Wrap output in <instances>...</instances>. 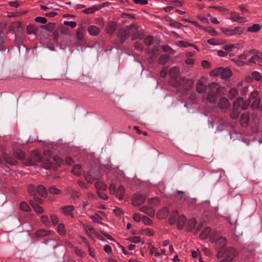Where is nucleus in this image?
I'll list each match as a JSON object with an SVG mask.
<instances>
[{"label":"nucleus","instance_id":"42","mask_svg":"<svg viewBox=\"0 0 262 262\" xmlns=\"http://www.w3.org/2000/svg\"><path fill=\"white\" fill-rule=\"evenodd\" d=\"M260 29V27L258 24H254L252 26L249 27L247 30L250 32H256Z\"/></svg>","mask_w":262,"mask_h":262},{"label":"nucleus","instance_id":"43","mask_svg":"<svg viewBox=\"0 0 262 262\" xmlns=\"http://www.w3.org/2000/svg\"><path fill=\"white\" fill-rule=\"evenodd\" d=\"M48 191L50 193L55 195H57L61 193V191L55 186L50 187L48 189Z\"/></svg>","mask_w":262,"mask_h":262},{"label":"nucleus","instance_id":"3","mask_svg":"<svg viewBox=\"0 0 262 262\" xmlns=\"http://www.w3.org/2000/svg\"><path fill=\"white\" fill-rule=\"evenodd\" d=\"M236 254V251L234 248L229 247L224 250H220L217 253V258L219 259L224 257L220 262H232Z\"/></svg>","mask_w":262,"mask_h":262},{"label":"nucleus","instance_id":"1","mask_svg":"<svg viewBox=\"0 0 262 262\" xmlns=\"http://www.w3.org/2000/svg\"><path fill=\"white\" fill-rule=\"evenodd\" d=\"M13 155L15 158L22 160L23 163L26 166H33L37 162L43 163L44 162V158L37 151H33L27 159L25 158L24 152L19 149H15Z\"/></svg>","mask_w":262,"mask_h":262},{"label":"nucleus","instance_id":"50","mask_svg":"<svg viewBox=\"0 0 262 262\" xmlns=\"http://www.w3.org/2000/svg\"><path fill=\"white\" fill-rule=\"evenodd\" d=\"M153 37L152 36L149 35L145 38L144 41V43L147 46H150L153 42Z\"/></svg>","mask_w":262,"mask_h":262},{"label":"nucleus","instance_id":"28","mask_svg":"<svg viewBox=\"0 0 262 262\" xmlns=\"http://www.w3.org/2000/svg\"><path fill=\"white\" fill-rule=\"evenodd\" d=\"M51 233V231L46 229H41L37 231L35 233V235L37 237H44L49 235Z\"/></svg>","mask_w":262,"mask_h":262},{"label":"nucleus","instance_id":"23","mask_svg":"<svg viewBox=\"0 0 262 262\" xmlns=\"http://www.w3.org/2000/svg\"><path fill=\"white\" fill-rule=\"evenodd\" d=\"M249 120V115L248 113H245L242 114L240 122L242 126H246L248 124Z\"/></svg>","mask_w":262,"mask_h":262},{"label":"nucleus","instance_id":"22","mask_svg":"<svg viewBox=\"0 0 262 262\" xmlns=\"http://www.w3.org/2000/svg\"><path fill=\"white\" fill-rule=\"evenodd\" d=\"M179 216L178 212L177 210H173L170 215L169 222L170 224H174Z\"/></svg>","mask_w":262,"mask_h":262},{"label":"nucleus","instance_id":"33","mask_svg":"<svg viewBox=\"0 0 262 262\" xmlns=\"http://www.w3.org/2000/svg\"><path fill=\"white\" fill-rule=\"evenodd\" d=\"M27 32L28 34H35L37 32V29L33 25H29L26 28Z\"/></svg>","mask_w":262,"mask_h":262},{"label":"nucleus","instance_id":"54","mask_svg":"<svg viewBox=\"0 0 262 262\" xmlns=\"http://www.w3.org/2000/svg\"><path fill=\"white\" fill-rule=\"evenodd\" d=\"M97 10L95 7H92L83 10V12L85 14H91L95 12Z\"/></svg>","mask_w":262,"mask_h":262},{"label":"nucleus","instance_id":"8","mask_svg":"<svg viewBox=\"0 0 262 262\" xmlns=\"http://www.w3.org/2000/svg\"><path fill=\"white\" fill-rule=\"evenodd\" d=\"M242 101V97H238L236 100H235L233 102V108L232 110V112L230 114V117L232 119H236L238 118L239 115L240 114L239 112V102Z\"/></svg>","mask_w":262,"mask_h":262},{"label":"nucleus","instance_id":"45","mask_svg":"<svg viewBox=\"0 0 262 262\" xmlns=\"http://www.w3.org/2000/svg\"><path fill=\"white\" fill-rule=\"evenodd\" d=\"M72 172L75 175H80L81 173V166L79 164L75 165L73 167Z\"/></svg>","mask_w":262,"mask_h":262},{"label":"nucleus","instance_id":"61","mask_svg":"<svg viewBox=\"0 0 262 262\" xmlns=\"http://www.w3.org/2000/svg\"><path fill=\"white\" fill-rule=\"evenodd\" d=\"M169 26L171 27L180 29L182 26V25L181 23L177 21H172L169 24Z\"/></svg>","mask_w":262,"mask_h":262},{"label":"nucleus","instance_id":"32","mask_svg":"<svg viewBox=\"0 0 262 262\" xmlns=\"http://www.w3.org/2000/svg\"><path fill=\"white\" fill-rule=\"evenodd\" d=\"M137 27H136V29L135 30H133V32H130L132 33V40H135L136 39H142L143 37V34L142 33L137 31Z\"/></svg>","mask_w":262,"mask_h":262},{"label":"nucleus","instance_id":"27","mask_svg":"<svg viewBox=\"0 0 262 262\" xmlns=\"http://www.w3.org/2000/svg\"><path fill=\"white\" fill-rule=\"evenodd\" d=\"M125 192V189L122 186L120 185L117 189L116 191V196L118 198L119 200H121Z\"/></svg>","mask_w":262,"mask_h":262},{"label":"nucleus","instance_id":"34","mask_svg":"<svg viewBox=\"0 0 262 262\" xmlns=\"http://www.w3.org/2000/svg\"><path fill=\"white\" fill-rule=\"evenodd\" d=\"M95 186L96 188L98 190L104 191L107 189L106 185L100 181H97Z\"/></svg>","mask_w":262,"mask_h":262},{"label":"nucleus","instance_id":"2","mask_svg":"<svg viewBox=\"0 0 262 262\" xmlns=\"http://www.w3.org/2000/svg\"><path fill=\"white\" fill-rule=\"evenodd\" d=\"M171 78L176 80L180 83V85L184 87L185 89L189 90L192 86L193 82L191 80L185 79L180 76V70L178 68L173 67L171 68L169 72Z\"/></svg>","mask_w":262,"mask_h":262},{"label":"nucleus","instance_id":"17","mask_svg":"<svg viewBox=\"0 0 262 262\" xmlns=\"http://www.w3.org/2000/svg\"><path fill=\"white\" fill-rule=\"evenodd\" d=\"M88 31L91 35L97 36L100 32V29L97 26L92 25L88 27Z\"/></svg>","mask_w":262,"mask_h":262},{"label":"nucleus","instance_id":"4","mask_svg":"<svg viewBox=\"0 0 262 262\" xmlns=\"http://www.w3.org/2000/svg\"><path fill=\"white\" fill-rule=\"evenodd\" d=\"M208 88L210 91L207 96V100L211 103L216 102L217 100V93L219 92V85L214 82L208 84Z\"/></svg>","mask_w":262,"mask_h":262},{"label":"nucleus","instance_id":"64","mask_svg":"<svg viewBox=\"0 0 262 262\" xmlns=\"http://www.w3.org/2000/svg\"><path fill=\"white\" fill-rule=\"evenodd\" d=\"M134 48L136 50L139 51H142L143 50V46L141 43L139 42H136L134 45Z\"/></svg>","mask_w":262,"mask_h":262},{"label":"nucleus","instance_id":"57","mask_svg":"<svg viewBox=\"0 0 262 262\" xmlns=\"http://www.w3.org/2000/svg\"><path fill=\"white\" fill-rule=\"evenodd\" d=\"M98 219L100 220H102V217L97 213L95 214V215L91 216V219L94 222L102 224L101 222H100L98 221Z\"/></svg>","mask_w":262,"mask_h":262},{"label":"nucleus","instance_id":"37","mask_svg":"<svg viewBox=\"0 0 262 262\" xmlns=\"http://www.w3.org/2000/svg\"><path fill=\"white\" fill-rule=\"evenodd\" d=\"M242 101L239 102V107H241L242 110H245L247 109L249 104L250 101L249 100L245 101L244 99L242 97Z\"/></svg>","mask_w":262,"mask_h":262},{"label":"nucleus","instance_id":"25","mask_svg":"<svg viewBox=\"0 0 262 262\" xmlns=\"http://www.w3.org/2000/svg\"><path fill=\"white\" fill-rule=\"evenodd\" d=\"M196 224V221L195 219H192L189 220L187 224L186 229L189 232L191 231L194 228Z\"/></svg>","mask_w":262,"mask_h":262},{"label":"nucleus","instance_id":"9","mask_svg":"<svg viewBox=\"0 0 262 262\" xmlns=\"http://www.w3.org/2000/svg\"><path fill=\"white\" fill-rule=\"evenodd\" d=\"M146 196L141 194H134L131 199L132 203L134 206H139L145 202Z\"/></svg>","mask_w":262,"mask_h":262},{"label":"nucleus","instance_id":"39","mask_svg":"<svg viewBox=\"0 0 262 262\" xmlns=\"http://www.w3.org/2000/svg\"><path fill=\"white\" fill-rule=\"evenodd\" d=\"M178 45L180 46H182L184 48H187L188 47H193L195 49H197V47L193 43H189L185 41H179L178 42Z\"/></svg>","mask_w":262,"mask_h":262},{"label":"nucleus","instance_id":"29","mask_svg":"<svg viewBox=\"0 0 262 262\" xmlns=\"http://www.w3.org/2000/svg\"><path fill=\"white\" fill-rule=\"evenodd\" d=\"M147 202L149 206L154 208L155 207H156L159 205V200L158 198L154 197L152 198L148 199Z\"/></svg>","mask_w":262,"mask_h":262},{"label":"nucleus","instance_id":"16","mask_svg":"<svg viewBox=\"0 0 262 262\" xmlns=\"http://www.w3.org/2000/svg\"><path fill=\"white\" fill-rule=\"evenodd\" d=\"M61 209L64 214L72 216V212L74 210V207L72 205H68L62 207Z\"/></svg>","mask_w":262,"mask_h":262},{"label":"nucleus","instance_id":"21","mask_svg":"<svg viewBox=\"0 0 262 262\" xmlns=\"http://www.w3.org/2000/svg\"><path fill=\"white\" fill-rule=\"evenodd\" d=\"M227 125L226 121L224 119L222 118L218 119L217 126V130L220 132L223 131L226 128Z\"/></svg>","mask_w":262,"mask_h":262},{"label":"nucleus","instance_id":"6","mask_svg":"<svg viewBox=\"0 0 262 262\" xmlns=\"http://www.w3.org/2000/svg\"><path fill=\"white\" fill-rule=\"evenodd\" d=\"M250 54L251 57L248 60L247 64L250 63H256L261 65L262 64V53L256 50H250Z\"/></svg>","mask_w":262,"mask_h":262},{"label":"nucleus","instance_id":"11","mask_svg":"<svg viewBox=\"0 0 262 262\" xmlns=\"http://www.w3.org/2000/svg\"><path fill=\"white\" fill-rule=\"evenodd\" d=\"M214 72L215 75H220L223 79H228L231 75V72L229 69L222 67L215 69Z\"/></svg>","mask_w":262,"mask_h":262},{"label":"nucleus","instance_id":"7","mask_svg":"<svg viewBox=\"0 0 262 262\" xmlns=\"http://www.w3.org/2000/svg\"><path fill=\"white\" fill-rule=\"evenodd\" d=\"M211 238L212 242L215 243V249L218 251L220 250H224V247L226 245V239L225 238L220 236L217 237L214 233L211 234Z\"/></svg>","mask_w":262,"mask_h":262},{"label":"nucleus","instance_id":"15","mask_svg":"<svg viewBox=\"0 0 262 262\" xmlns=\"http://www.w3.org/2000/svg\"><path fill=\"white\" fill-rule=\"evenodd\" d=\"M186 219L183 215H179L176 221L177 226L179 229H182L185 224Z\"/></svg>","mask_w":262,"mask_h":262},{"label":"nucleus","instance_id":"40","mask_svg":"<svg viewBox=\"0 0 262 262\" xmlns=\"http://www.w3.org/2000/svg\"><path fill=\"white\" fill-rule=\"evenodd\" d=\"M28 192L31 195H35L37 192V188L34 185H29L28 188Z\"/></svg>","mask_w":262,"mask_h":262},{"label":"nucleus","instance_id":"5","mask_svg":"<svg viewBox=\"0 0 262 262\" xmlns=\"http://www.w3.org/2000/svg\"><path fill=\"white\" fill-rule=\"evenodd\" d=\"M136 29V26L132 24L128 26L126 29L120 30L118 34V37L121 43H123L130 32H133L134 31L133 30H134Z\"/></svg>","mask_w":262,"mask_h":262},{"label":"nucleus","instance_id":"36","mask_svg":"<svg viewBox=\"0 0 262 262\" xmlns=\"http://www.w3.org/2000/svg\"><path fill=\"white\" fill-rule=\"evenodd\" d=\"M238 95V91L235 88H232L229 92L228 97L230 99H234Z\"/></svg>","mask_w":262,"mask_h":262},{"label":"nucleus","instance_id":"18","mask_svg":"<svg viewBox=\"0 0 262 262\" xmlns=\"http://www.w3.org/2000/svg\"><path fill=\"white\" fill-rule=\"evenodd\" d=\"M37 193L42 198H46L48 195V191L43 185H39L37 187Z\"/></svg>","mask_w":262,"mask_h":262},{"label":"nucleus","instance_id":"49","mask_svg":"<svg viewBox=\"0 0 262 262\" xmlns=\"http://www.w3.org/2000/svg\"><path fill=\"white\" fill-rule=\"evenodd\" d=\"M209 8H213L214 9H216L222 13H226L228 12V9H227L226 8L221 7V6H212L209 7Z\"/></svg>","mask_w":262,"mask_h":262},{"label":"nucleus","instance_id":"20","mask_svg":"<svg viewBox=\"0 0 262 262\" xmlns=\"http://www.w3.org/2000/svg\"><path fill=\"white\" fill-rule=\"evenodd\" d=\"M207 90V86L202 81L200 80L196 85V91L199 93H204Z\"/></svg>","mask_w":262,"mask_h":262},{"label":"nucleus","instance_id":"53","mask_svg":"<svg viewBox=\"0 0 262 262\" xmlns=\"http://www.w3.org/2000/svg\"><path fill=\"white\" fill-rule=\"evenodd\" d=\"M250 56V50L247 52H244L243 54L238 56V58L241 60L246 59L248 57Z\"/></svg>","mask_w":262,"mask_h":262},{"label":"nucleus","instance_id":"63","mask_svg":"<svg viewBox=\"0 0 262 262\" xmlns=\"http://www.w3.org/2000/svg\"><path fill=\"white\" fill-rule=\"evenodd\" d=\"M74 252L75 254H76L77 255L80 256V257H83L84 254L83 251L78 248L77 247H76L74 249Z\"/></svg>","mask_w":262,"mask_h":262},{"label":"nucleus","instance_id":"48","mask_svg":"<svg viewBox=\"0 0 262 262\" xmlns=\"http://www.w3.org/2000/svg\"><path fill=\"white\" fill-rule=\"evenodd\" d=\"M40 221L46 226H49L50 225V223L48 217L47 215H41L40 216Z\"/></svg>","mask_w":262,"mask_h":262},{"label":"nucleus","instance_id":"26","mask_svg":"<svg viewBox=\"0 0 262 262\" xmlns=\"http://www.w3.org/2000/svg\"><path fill=\"white\" fill-rule=\"evenodd\" d=\"M31 206L34 209V211L38 214H40L43 212V209L42 207L38 205L35 202L30 201V202Z\"/></svg>","mask_w":262,"mask_h":262},{"label":"nucleus","instance_id":"30","mask_svg":"<svg viewBox=\"0 0 262 262\" xmlns=\"http://www.w3.org/2000/svg\"><path fill=\"white\" fill-rule=\"evenodd\" d=\"M211 229L210 227H206L200 234V237L202 239H206L210 234Z\"/></svg>","mask_w":262,"mask_h":262},{"label":"nucleus","instance_id":"35","mask_svg":"<svg viewBox=\"0 0 262 262\" xmlns=\"http://www.w3.org/2000/svg\"><path fill=\"white\" fill-rule=\"evenodd\" d=\"M84 176L86 181L89 183H93L98 177L97 176H93L90 172L84 174Z\"/></svg>","mask_w":262,"mask_h":262},{"label":"nucleus","instance_id":"62","mask_svg":"<svg viewBox=\"0 0 262 262\" xmlns=\"http://www.w3.org/2000/svg\"><path fill=\"white\" fill-rule=\"evenodd\" d=\"M163 51L164 52L168 53H173L174 51L168 46H164L162 48Z\"/></svg>","mask_w":262,"mask_h":262},{"label":"nucleus","instance_id":"24","mask_svg":"<svg viewBox=\"0 0 262 262\" xmlns=\"http://www.w3.org/2000/svg\"><path fill=\"white\" fill-rule=\"evenodd\" d=\"M85 29V27L81 26L77 30L76 37L78 40L81 41L83 39Z\"/></svg>","mask_w":262,"mask_h":262},{"label":"nucleus","instance_id":"41","mask_svg":"<svg viewBox=\"0 0 262 262\" xmlns=\"http://www.w3.org/2000/svg\"><path fill=\"white\" fill-rule=\"evenodd\" d=\"M55 24L53 23H49L46 25L41 26V28L50 32H52L55 28Z\"/></svg>","mask_w":262,"mask_h":262},{"label":"nucleus","instance_id":"12","mask_svg":"<svg viewBox=\"0 0 262 262\" xmlns=\"http://www.w3.org/2000/svg\"><path fill=\"white\" fill-rule=\"evenodd\" d=\"M229 104L230 103L228 100L225 97L221 98L218 103L219 107L224 110H227L228 108Z\"/></svg>","mask_w":262,"mask_h":262},{"label":"nucleus","instance_id":"51","mask_svg":"<svg viewBox=\"0 0 262 262\" xmlns=\"http://www.w3.org/2000/svg\"><path fill=\"white\" fill-rule=\"evenodd\" d=\"M70 193L71 194L72 198L74 200L77 199L80 195V193L73 189H71Z\"/></svg>","mask_w":262,"mask_h":262},{"label":"nucleus","instance_id":"59","mask_svg":"<svg viewBox=\"0 0 262 262\" xmlns=\"http://www.w3.org/2000/svg\"><path fill=\"white\" fill-rule=\"evenodd\" d=\"M142 222L145 224V225H151L152 224V221L148 218V217L146 216H143L142 217Z\"/></svg>","mask_w":262,"mask_h":262},{"label":"nucleus","instance_id":"52","mask_svg":"<svg viewBox=\"0 0 262 262\" xmlns=\"http://www.w3.org/2000/svg\"><path fill=\"white\" fill-rule=\"evenodd\" d=\"M252 76L256 81H259L261 78V75L260 73L258 72L254 71L252 73Z\"/></svg>","mask_w":262,"mask_h":262},{"label":"nucleus","instance_id":"44","mask_svg":"<svg viewBox=\"0 0 262 262\" xmlns=\"http://www.w3.org/2000/svg\"><path fill=\"white\" fill-rule=\"evenodd\" d=\"M4 159L6 162L10 165H15L17 164V161L11 157L6 156Z\"/></svg>","mask_w":262,"mask_h":262},{"label":"nucleus","instance_id":"38","mask_svg":"<svg viewBox=\"0 0 262 262\" xmlns=\"http://www.w3.org/2000/svg\"><path fill=\"white\" fill-rule=\"evenodd\" d=\"M96 232L94 228L92 227H88L86 229V235L91 238H93V234H96Z\"/></svg>","mask_w":262,"mask_h":262},{"label":"nucleus","instance_id":"10","mask_svg":"<svg viewBox=\"0 0 262 262\" xmlns=\"http://www.w3.org/2000/svg\"><path fill=\"white\" fill-rule=\"evenodd\" d=\"M221 30L226 35H240L242 34L244 31L243 28L241 27H236L234 29L221 28Z\"/></svg>","mask_w":262,"mask_h":262},{"label":"nucleus","instance_id":"19","mask_svg":"<svg viewBox=\"0 0 262 262\" xmlns=\"http://www.w3.org/2000/svg\"><path fill=\"white\" fill-rule=\"evenodd\" d=\"M106 29L107 33L112 35L117 29V24L115 22H110L107 24Z\"/></svg>","mask_w":262,"mask_h":262},{"label":"nucleus","instance_id":"13","mask_svg":"<svg viewBox=\"0 0 262 262\" xmlns=\"http://www.w3.org/2000/svg\"><path fill=\"white\" fill-rule=\"evenodd\" d=\"M169 211L166 207H164L161 210H159L157 213V216L159 219H164L167 217Z\"/></svg>","mask_w":262,"mask_h":262},{"label":"nucleus","instance_id":"55","mask_svg":"<svg viewBox=\"0 0 262 262\" xmlns=\"http://www.w3.org/2000/svg\"><path fill=\"white\" fill-rule=\"evenodd\" d=\"M35 21L42 24H45L47 22V19L43 17H37L35 18Z\"/></svg>","mask_w":262,"mask_h":262},{"label":"nucleus","instance_id":"47","mask_svg":"<svg viewBox=\"0 0 262 262\" xmlns=\"http://www.w3.org/2000/svg\"><path fill=\"white\" fill-rule=\"evenodd\" d=\"M20 208L21 210L24 211H29L31 210V208L29 206L24 202H23L20 204Z\"/></svg>","mask_w":262,"mask_h":262},{"label":"nucleus","instance_id":"46","mask_svg":"<svg viewBox=\"0 0 262 262\" xmlns=\"http://www.w3.org/2000/svg\"><path fill=\"white\" fill-rule=\"evenodd\" d=\"M57 231L61 235H64L66 232L64 229V226L63 224H59L57 227Z\"/></svg>","mask_w":262,"mask_h":262},{"label":"nucleus","instance_id":"56","mask_svg":"<svg viewBox=\"0 0 262 262\" xmlns=\"http://www.w3.org/2000/svg\"><path fill=\"white\" fill-rule=\"evenodd\" d=\"M146 214L150 217H153L155 214V209L154 208L149 206V208L148 209L147 212H146Z\"/></svg>","mask_w":262,"mask_h":262},{"label":"nucleus","instance_id":"14","mask_svg":"<svg viewBox=\"0 0 262 262\" xmlns=\"http://www.w3.org/2000/svg\"><path fill=\"white\" fill-rule=\"evenodd\" d=\"M231 19L238 23H244L247 21L245 17L240 16L236 12H231Z\"/></svg>","mask_w":262,"mask_h":262},{"label":"nucleus","instance_id":"60","mask_svg":"<svg viewBox=\"0 0 262 262\" xmlns=\"http://www.w3.org/2000/svg\"><path fill=\"white\" fill-rule=\"evenodd\" d=\"M64 25L66 26H70L72 28H74L76 27L77 24L75 21H65L64 22Z\"/></svg>","mask_w":262,"mask_h":262},{"label":"nucleus","instance_id":"58","mask_svg":"<svg viewBox=\"0 0 262 262\" xmlns=\"http://www.w3.org/2000/svg\"><path fill=\"white\" fill-rule=\"evenodd\" d=\"M129 242L134 243H139L140 242V238L138 236H133L129 237L127 239Z\"/></svg>","mask_w":262,"mask_h":262},{"label":"nucleus","instance_id":"31","mask_svg":"<svg viewBox=\"0 0 262 262\" xmlns=\"http://www.w3.org/2000/svg\"><path fill=\"white\" fill-rule=\"evenodd\" d=\"M169 59V56L166 54L162 55L158 59V63L164 65L167 63Z\"/></svg>","mask_w":262,"mask_h":262}]
</instances>
